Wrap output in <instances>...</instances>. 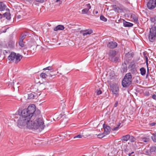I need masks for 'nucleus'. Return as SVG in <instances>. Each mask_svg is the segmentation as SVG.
Returning a JSON list of instances; mask_svg holds the SVG:
<instances>
[{"mask_svg":"<svg viewBox=\"0 0 156 156\" xmlns=\"http://www.w3.org/2000/svg\"><path fill=\"white\" fill-rule=\"evenodd\" d=\"M44 121L41 116L37 118L35 121L31 120L30 122H29L27 124V127L30 129H38L40 130H42L44 129Z\"/></svg>","mask_w":156,"mask_h":156,"instance_id":"1","label":"nucleus"},{"mask_svg":"<svg viewBox=\"0 0 156 156\" xmlns=\"http://www.w3.org/2000/svg\"><path fill=\"white\" fill-rule=\"evenodd\" d=\"M36 110V107L34 105H30L27 109H24L22 111V115L30 121V119L35 116Z\"/></svg>","mask_w":156,"mask_h":156,"instance_id":"2","label":"nucleus"},{"mask_svg":"<svg viewBox=\"0 0 156 156\" xmlns=\"http://www.w3.org/2000/svg\"><path fill=\"white\" fill-rule=\"evenodd\" d=\"M132 76L130 73H126L124 76L122 81L123 87H128L131 83Z\"/></svg>","mask_w":156,"mask_h":156,"instance_id":"3","label":"nucleus"},{"mask_svg":"<svg viewBox=\"0 0 156 156\" xmlns=\"http://www.w3.org/2000/svg\"><path fill=\"white\" fill-rule=\"evenodd\" d=\"M151 27L148 39L151 42H153L155 41L156 38V26L154 25H151Z\"/></svg>","mask_w":156,"mask_h":156,"instance_id":"4","label":"nucleus"},{"mask_svg":"<svg viewBox=\"0 0 156 156\" xmlns=\"http://www.w3.org/2000/svg\"><path fill=\"white\" fill-rule=\"evenodd\" d=\"M29 122H30V121L27 120L26 118L22 116L19 119L17 126L19 128H22V127L27 124H27Z\"/></svg>","mask_w":156,"mask_h":156,"instance_id":"5","label":"nucleus"},{"mask_svg":"<svg viewBox=\"0 0 156 156\" xmlns=\"http://www.w3.org/2000/svg\"><path fill=\"white\" fill-rule=\"evenodd\" d=\"M116 55V52L115 51L110 50L109 51L108 55L110 60L112 62H116L118 61L119 58L115 56Z\"/></svg>","mask_w":156,"mask_h":156,"instance_id":"6","label":"nucleus"},{"mask_svg":"<svg viewBox=\"0 0 156 156\" xmlns=\"http://www.w3.org/2000/svg\"><path fill=\"white\" fill-rule=\"evenodd\" d=\"M147 6L150 9H154L156 7V0H150L147 4Z\"/></svg>","mask_w":156,"mask_h":156,"instance_id":"7","label":"nucleus"},{"mask_svg":"<svg viewBox=\"0 0 156 156\" xmlns=\"http://www.w3.org/2000/svg\"><path fill=\"white\" fill-rule=\"evenodd\" d=\"M111 90L112 93L116 95H119V88L116 84H113L111 87Z\"/></svg>","mask_w":156,"mask_h":156,"instance_id":"8","label":"nucleus"},{"mask_svg":"<svg viewBox=\"0 0 156 156\" xmlns=\"http://www.w3.org/2000/svg\"><path fill=\"white\" fill-rule=\"evenodd\" d=\"M118 45L117 43L115 41H110L107 44V47L110 49H114L116 48Z\"/></svg>","mask_w":156,"mask_h":156,"instance_id":"9","label":"nucleus"},{"mask_svg":"<svg viewBox=\"0 0 156 156\" xmlns=\"http://www.w3.org/2000/svg\"><path fill=\"white\" fill-rule=\"evenodd\" d=\"M134 55V54L133 52L130 53L128 52L127 53H126L125 55L126 60L128 62L129 61L132 59Z\"/></svg>","mask_w":156,"mask_h":156,"instance_id":"10","label":"nucleus"},{"mask_svg":"<svg viewBox=\"0 0 156 156\" xmlns=\"http://www.w3.org/2000/svg\"><path fill=\"white\" fill-rule=\"evenodd\" d=\"M80 33L84 36L88 34H90L93 33V30L91 29H88L84 30H81L80 31Z\"/></svg>","mask_w":156,"mask_h":156,"instance_id":"11","label":"nucleus"},{"mask_svg":"<svg viewBox=\"0 0 156 156\" xmlns=\"http://www.w3.org/2000/svg\"><path fill=\"white\" fill-rule=\"evenodd\" d=\"M103 127L104 129V134L107 135L108 134L110 131V128L109 126L104 124L103 125Z\"/></svg>","mask_w":156,"mask_h":156,"instance_id":"12","label":"nucleus"},{"mask_svg":"<svg viewBox=\"0 0 156 156\" xmlns=\"http://www.w3.org/2000/svg\"><path fill=\"white\" fill-rule=\"evenodd\" d=\"M22 58L23 56L22 55H20L19 54H16L13 62L16 64H17L20 61Z\"/></svg>","mask_w":156,"mask_h":156,"instance_id":"13","label":"nucleus"},{"mask_svg":"<svg viewBox=\"0 0 156 156\" xmlns=\"http://www.w3.org/2000/svg\"><path fill=\"white\" fill-rule=\"evenodd\" d=\"M140 139L141 140V141L146 143H149L150 140V136H146L141 137Z\"/></svg>","mask_w":156,"mask_h":156,"instance_id":"14","label":"nucleus"},{"mask_svg":"<svg viewBox=\"0 0 156 156\" xmlns=\"http://www.w3.org/2000/svg\"><path fill=\"white\" fill-rule=\"evenodd\" d=\"M16 53L13 52H12L8 57V59L9 60L12 61L13 62L15 58Z\"/></svg>","mask_w":156,"mask_h":156,"instance_id":"15","label":"nucleus"},{"mask_svg":"<svg viewBox=\"0 0 156 156\" xmlns=\"http://www.w3.org/2000/svg\"><path fill=\"white\" fill-rule=\"evenodd\" d=\"M123 26L125 27H131L133 26V24L131 23L128 22L125 20L122 19Z\"/></svg>","mask_w":156,"mask_h":156,"instance_id":"16","label":"nucleus"},{"mask_svg":"<svg viewBox=\"0 0 156 156\" xmlns=\"http://www.w3.org/2000/svg\"><path fill=\"white\" fill-rule=\"evenodd\" d=\"M132 20L135 23H138V18L137 15L133 14H132L131 16Z\"/></svg>","mask_w":156,"mask_h":156,"instance_id":"17","label":"nucleus"},{"mask_svg":"<svg viewBox=\"0 0 156 156\" xmlns=\"http://www.w3.org/2000/svg\"><path fill=\"white\" fill-rule=\"evenodd\" d=\"M122 66L121 69V72L122 73L126 72L127 71L126 63L124 62V63L122 64Z\"/></svg>","mask_w":156,"mask_h":156,"instance_id":"18","label":"nucleus"},{"mask_svg":"<svg viewBox=\"0 0 156 156\" xmlns=\"http://www.w3.org/2000/svg\"><path fill=\"white\" fill-rule=\"evenodd\" d=\"M130 135L127 134L125 136H123L121 138V140L123 142H126L129 139Z\"/></svg>","mask_w":156,"mask_h":156,"instance_id":"19","label":"nucleus"},{"mask_svg":"<svg viewBox=\"0 0 156 156\" xmlns=\"http://www.w3.org/2000/svg\"><path fill=\"white\" fill-rule=\"evenodd\" d=\"M63 26L62 25H58L54 28V30L55 31H57L58 30H62L64 29Z\"/></svg>","mask_w":156,"mask_h":156,"instance_id":"20","label":"nucleus"},{"mask_svg":"<svg viewBox=\"0 0 156 156\" xmlns=\"http://www.w3.org/2000/svg\"><path fill=\"white\" fill-rule=\"evenodd\" d=\"M24 38V36H23L19 39V45L21 47H23L24 46V44L23 42V40Z\"/></svg>","mask_w":156,"mask_h":156,"instance_id":"21","label":"nucleus"},{"mask_svg":"<svg viewBox=\"0 0 156 156\" xmlns=\"http://www.w3.org/2000/svg\"><path fill=\"white\" fill-rule=\"evenodd\" d=\"M6 7V5L3 2H0V11L4 10Z\"/></svg>","mask_w":156,"mask_h":156,"instance_id":"22","label":"nucleus"},{"mask_svg":"<svg viewBox=\"0 0 156 156\" xmlns=\"http://www.w3.org/2000/svg\"><path fill=\"white\" fill-rule=\"evenodd\" d=\"M136 65L135 61L133 60L130 63L129 65V67L132 69H134L136 68Z\"/></svg>","mask_w":156,"mask_h":156,"instance_id":"23","label":"nucleus"},{"mask_svg":"<svg viewBox=\"0 0 156 156\" xmlns=\"http://www.w3.org/2000/svg\"><path fill=\"white\" fill-rule=\"evenodd\" d=\"M140 73L142 76L144 75L146 73V70L145 69L144 67H141L140 68Z\"/></svg>","mask_w":156,"mask_h":156,"instance_id":"24","label":"nucleus"},{"mask_svg":"<svg viewBox=\"0 0 156 156\" xmlns=\"http://www.w3.org/2000/svg\"><path fill=\"white\" fill-rule=\"evenodd\" d=\"M48 76H50V75H48L45 73H42L41 74L40 76L41 78L44 79L47 77Z\"/></svg>","mask_w":156,"mask_h":156,"instance_id":"25","label":"nucleus"},{"mask_svg":"<svg viewBox=\"0 0 156 156\" xmlns=\"http://www.w3.org/2000/svg\"><path fill=\"white\" fill-rule=\"evenodd\" d=\"M150 20L151 23H154V24L155 25L156 24V16L153 17H151L150 18Z\"/></svg>","mask_w":156,"mask_h":156,"instance_id":"26","label":"nucleus"},{"mask_svg":"<svg viewBox=\"0 0 156 156\" xmlns=\"http://www.w3.org/2000/svg\"><path fill=\"white\" fill-rule=\"evenodd\" d=\"M152 135L151 138L152 141L154 142H156V133L152 134Z\"/></svg>","mask_w":156,"mask_h":156,"instance_id":"27","label":"nucleus"},{"mask_svg":"<svg viewBox=\"0 0 156 156\" xmlns=\"http://www.w3.org/2000/svg\"><path fill=\"white\" fill-rule=\"evenodd\" d=\"M150 151L151 152H156V147L152 146L150 147Z\"/></svg>","mask_w":156,"mask_h":156,"instance_id":"28","label":"nucleus"},{"mask_svg":"<svg viewBox=\"0 0 156 156\" xmlns=\"http://www.w3.org/2000/svg\"><path fill=\"white\" fill-rule=\"evenodd\" d=\"M130 142H134L136 140V138L133 136H130L129 139Z\"/></svg>","mask_w":156,"mask_h":156,"instance_id":"29","label":"nucleus"},{"mask_svg":"<svg viewBox=\"0 0 156 156\" xmlns=\"http://www.w3.org/2000/svg\"><path fill=\"white\" fill-rule=\"evenodd\" d=\"M4 16L8 20H9L10 19V16L9 13L5 12L3 14Z\"/></svg>","mask_w":156,"mask_h":156,"instance_id":"30","label":"nucleus"},{"mask_svg":"<svg viewBox=\"0 0 156 156\" xmlns=\"http://www.w3.org/2000/svg\"><path fill=\"white\" fill-rule=\"evenodd\" d=\"M84 135L81 134H79L77 135L76 136H75L74 137V139H75L76 138H84Z\"/></svg>","mask_w":156,"mask_h":156,"instance_id":"31","label":"nucleus"},{"mask_svg":"<svg viewBox=\"0 0 156 156\" xmlns=\"http://www.w3.org/2000/svg\"><path fill=\"white\" fill-rule=\"evenodd\" d=\"M89 10V9L86 8L82 10V13L83 14H87Z\"/></svg>","mask_w":156,"mask_h":156,"instance_id":"32","label":"nucleus"},{"mask_svg":"<svg viewBox=\"0 0 156 156\" xmlns=\"http://www.w3.org/2000/svg\"><path fill=\"white\" fill-rule=\"evenodd\" d=\"M34 96L32 93H30L28 94V99H33L34 98Z\"/></svg>","mask_w":156,"mask_h":156,"instance_id":"33","label":"nucleus"},{"mask_svg":"<svg viewBox=\"0 0 156 156\" xmlns=\"http://www.w3.org/2000/svg\"><path fill=\"white\" fill-rule=\"evenodd\" d=\"M43 70H48V71H51V70H53L54 69L52 66H48L45 68L43 69Z\"/></svg>","mask_w":156,"mask_h":156,"instance_id":"34","label":"nucleus"},{"mask_svg":"<svg viewBox=\"0 0 156 156\" xmlns=\"http://www.w3.org/2000/svg\"><path fill=\"white\" fill-rule=\"evenodd\" d=\"M96 92L97 95L101 94L102 93L101 90L100 89H97L96 90Z\"/></svg>","mask_w":156,"mask_h":156,"instance_id":"35","label":"nucleus"},{"mask_svg":"<svg viewBox=\"0 0 156 156\" xmlns=\"http://www.w3.org/2000/svg\"><path fill=\"white\" fill-rule=\"evenodd\" d=\"M100 20L104 22H106L107 21V19L105 18L103 15H101L100 17Z\"/></svg>","mask_w":156,"mask_h":156,"instance_id":"36","label":"nucleus"},{"mask_svg":"<svg viewBox=\"0 0 156 156\" xmlns=\"http://www.w3.org/2000/svg\"><path fill=\"white\" fill-rule=\"evenodd\" d=\"M105 135H106L104 134V133H103L98 134L97 136L99 138H101L103 137Z\"/></svg>","mask_w":156,"mask_h":156,"instance_id":"37","label":"nucleus"},{"mask_svg":"<svg viewBox=\"0 0 156 156\" xmlns=\"http://www.w3.org/2000/svg\"><path fill=\"white\" fill-rule=\"evenodd\" d=\"M113 9H114V11L115 12H118L119 9V8L116 7V5H114L113 6Z\"/></svg>","mask_w":156,"mask_h":156,"instance_id":"38","label":"nucleus"},{"mask_svg":"<svg viewBox=\"0 0 156 156\" xmlns=\"http://www.w3.org/2000/svg\"><path fill=\"white\" fill-rule=\"evenodd\" d=\"M120 124L119 125H117V126L116 127L113 129L112 130L113 131H116L118 130L119 129V127L120 126Z\"/></svg>","mask_w":156,"mask_h":156,"instance_id":"39","label":"nucleus"},{"mask_svg":"<svg viewBox=\"0 0 156 156\" xmlns=\"http://www.w3.org/2000/svg\"><path fill=\"white\" fill-rule=\"evenodd\" d=\"M86 6L87 7V8H86L87 9H89V10L91 8V7L90 5V4L89 3L87 4L86 5Z\"/></svg>","mask_w":156,"mask_h":156,"instance_id":"40","label":"nucleus"},{"mask_svg":"<svg viewBox=\"0 0 156 156\" xmlns=\"http://www.w3.org/2000/svg\"><path fill=\"white\" fill-rule=\"evenodd\" d=\"M50 72H51V71H47V72H46L45 73H46V74H48V75H50V76H48H48H49V77H51L52 76V75L50 74Z\"/></svg>","mask_w":156,"mask_h":156,"instance_id":"41","label":"nucleus"},{"mask_svg":"<svg viewBox=\"0 0 156 156\" xmlns=\"http://www.w3.org/2000/svg\"><path fill=\"white\" fill-rule=\"evenodd\" d=\"M36 1L37 2L43 3L44 2L45 0H36Z\"/></svg>","mask_w":156,"mask_h":156,"instance_id":"42","label":"nucleus"},{"mask_svg":"<svg viewBox=\"0 0 156 156\" xmlns=\"http://www.w3.org/2000/svg\"><path fill=\"white\" fill-rule=\"evenodd\" d=\"M156 124V123L155 122H153L152 123H150L149 124V125L151 126H154Z\"/></svg>","mask_w":156,"mask_h":156,"instance_id":"43","label":"nucleus"},{"mask_svg":"<svg viewBox=\"0 0 156 156\" xmlns=\"http://www.w3.org/2000/svg\"><path fill=\"white\" fill-rule=\"evenodd\" d=\"M148 58H146V65L147 66V69H148Z\"/></svg>","mask_w":156,"mask_h":156,"instance_id":"44","label":"nucleus"},{"mask_svg":"<svg viewBox=\"0 0 156 156\" xmlns=\"http://www.w3.org/2000/svg\"><path fill=\"white\" fill-rule=\"evenodd\" d=\"M133 154L134 152H133L131 153H129L128 155L129 156H134V155H133Z\"/></svg>","mask_w":156,"mask_h":156,"instance_id":"45","label":"nucleus"},{"mask_svg":"<svg viewBox=\"0 0 156 156\" xmlns=\"http://www.w3.org/2000/svg\"><path fill=\"white\" fill-rule=\"evenodd\" d=\"M152 98L156 100V94H153L152 96Z\"/></svg>","mask_w":156,"mask_h":156,"instance_id":"46","label":"nucleus"},{"mask_svg":"<svg viewBox=\"0 0 156 156\" xmlns=\"http://www.w3.org/2000/svg\"><path fill=\"white\" fill-rule=\"evenodd\" d=\"M143 55H144V57L145 58V59H146V58H148L147 56L146 55V54L145 52H144L143 53Z\"/></svg>","mask_w":156,"mask_h":156,"instance_id":"47","label":"nucleus"},{"mask_svg":"<svg viewBox=\"0 0 156 156\" xmlns=\"http://www.w3.org/2000/svg\"><path fill=\"white\" fill-rule=\"evenodd\" d=\"M118 105V101H116L115 102L114 105V107H116Z\"/></svg>","mask_w":156,"mask_h":156,"instance_id":"48","label":"nucleus"},{"mask_svg":"<svg viewBox=\"0 0 156 156\" xmlns=\"http://www.w3.org/2000/svg\"><path fill=\"white\" fill-rule=\"evenodd\" d=\"M148 74H149V69H147V73L146 74V78H147L148 76Z\"/></svg>","mask_w":156,"mask_h":156,"instance_id":"49","label":"nucleus"},{"mask_svg":"<svg viewBox=\"0 0 156 156\" xmlns=\"http://www.w3.org/2000/svg\"><path fill=\"white\" fill-rule=\"evenodd\" d=\"M145 153L147 155H149V152L148 150H146L145 151Z\"/></svg>","mask_w":156,"mask_h":156,"instance_id":"50","label":"nucleus"},{"mask_svg":"<svg viewBox=\"0 0 156 156\" xmlns=\"http://www.w3.org/2000/svg\"><path fill=\"white\" fill-rule=\"evenodd\" d=\"M2 18V16L1 14H0V19Z\"/></svg>","mask_w":156,"mask_h":156,"instance_id":"51","label":"nucleus"},{"mask_svg":"<svg viewBox=\"0 0 156 156\" xmlns=\"http://www.w3.org/2000/svg\"><path fill=\"white\" fill-rule=\"evenodd\" d=\"M147 95L148 96L149 95V93L148 92H147Z\"/></svg>","mask_w":156,"mask_h":156,"instance_id":"52","label":"nucleus"},{"mask_svg":"<svg viewBox=\"0 0 156 156\" xmlns=\"http://www.w3.org/2000/svg\"><path fill=\"white\" fill-rule=\"evenodd\" d=\"M58 1H60V0H57L56 1V2H58Z\"/></svg>","mask_w":156,"mask_h":156,"instance_id":"53","label":"nucleus"},{"mask_svg":"<svg viewBox=\"0 0 156 156\" xmlns=\"http://www.w3.org/2000/svg\"><path fill=\"white\" fill-rule=\"evenodd\" d=\"M136 82L137 83H138V82L137 80H136Z\"/></svg>","mask_w":156,"mask_h":156,"instance_id":"54","label":"nucleus"},{"mask_svg":"<svg viewBox=\"0 0 156 156\" xmlns=\"http://www.w3.org/2000/svg\"><path fill=\"white\" fill-rule=\"evenodd\" d=\"M96 13H98V11H97V12H96Z\"/></svg>","mask_w":156,"mask_h":156,"instance_id":"55","label":"nucleus"}]
</instances>
